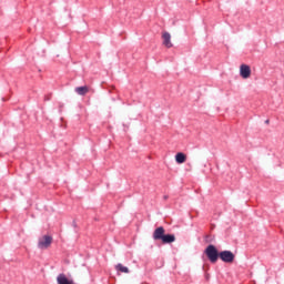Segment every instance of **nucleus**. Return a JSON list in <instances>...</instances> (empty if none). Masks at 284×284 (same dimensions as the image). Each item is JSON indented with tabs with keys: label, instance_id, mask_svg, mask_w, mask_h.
Masks as SVG:
<instances>
[{
	"label": "nucleus",
	"instance_id": "2",
	"mask_svg": "<svg viewBox=\"0 0 284 284\" xmlns=\"http://www.w3.org/2000/svg\"><path fill=\"white\" fill-rule=\"evenodd\" d=\"M204 254L210 261V263H212L213 265L219 261L221 256V252H219V248H216L214 244L207 245L206 248L204 250Z\"/></svg>",
	"mask_w": 284,
	"mask_h": 284
},
{
	"label": "nucleus",
	"instance_id": "8",
	"mask_svg": "<svg viewBox=\"0 0 284 284\" xmlns=\"http://www.w3.org/2000/svg\"><path fill=\"white\" fill-rule=\"evenodd\" d=\"M185 161H187V155H185V153L179 152L178 154H175V162L179 165L185 163Z\"/></svg>",
	"mask_w": 284,
	"mask_h": 284
},
{
	"label": "nucleus",
	"instance_id": "10",
	"mask_svg": "<svg viewBox=\"0 0 284 284\" xmlns=\"http://www.w3.org/2000/svg\"><path fill=\"white\" fill-rule=\"evenodd\" d=\"M115 267L118 272H122L123 274H130V268H128V266H123V264H118Z\"/></svg>",
	"mask_w": 284,
	"mask_h": 284
},
{
	"label": "nucleus",
	"instance_id": "6",
	"mask_svg": "<svg viewBox=\"0 0 284 284\" xmlns=\"http://www.w3.org/2000/svg\"><path fill=\"white\" fill-rule=\"evenodd\" d=\"M162 39H163V45H165V48H172V36L170 34V32L165 31L162 34Z\"/></svg>",
	"mask_w": 284,
	"mask_h": 284
},
{
	"label": "nucleus",
	"instance_id": "7",
	"mask_svg": "<svg viewBox=\"0 0 284 284\" xmlns=\"http://www.w3.org/2000/svg\"><path fill=\"white\" fill-rule=\"evenodd\" d=\"M57 283L58 284H74V281L68 278V276H65V274L61 273L57 277Z\"/></svg>",
	"mask_w": 284,
	"mask_h": 284
},
{
	"label": "nucleus",
	"instance_id": "1",
	"mask_svg": "<svg viewBox=\"0 0 284 284\" xmlns=\"http://www.w3.org/2000/svg\"><path fill=\"white\" fill-rule=\"evenodd\" d=\"M153 241H161L163 245H170V243L176 241V236L174 234H165V229L159 226L153 232Z\"/></svg>",
	"mask_w": 284,
	"mask_h": 284
},
{
	"label": "nucleus",
	"instance_id": "5",
	"mask_svg": "<svg viewBox=\"0 0 284 284\" xmlns=\"http://www.w3.org/2000/svg\"><path fill=\"white\" fill-rule=\"evenodd\" d=\"M251 74H252V69L250 68V65L242 64L240 67V77H242V79H250Z\"/></svg>",
	"mask_w": 284,
	"mask_h": 284
},
{
	"label": "nucleus",
	"instance_id": "12",
	"mask_svg": "<svg viewBox=\"0 0 284 284\" xmlns=\"http://www.w3.org/2000/svg\"><path fill=\"white\" fill-rule=\"evenodd\" d=\"M164 201H168V195H164Z\"/></svg>",
	"mask_w": 284,
	"mask_h": 284
},
{
	"label": "nucleus",
	"instance_id": "11",
	"mask_svg": "<svg viewBox=\"0 0 284 284\" xmlns=\"http://www.w3.org/2000/svg\"><path fill=\"white\" fill-rule=\"evenodd\" d=\"M72 227L77 229V221L73 220Z\"/></svg>",
	"mask_w": 284,
	"mask_h": 284
},
{
	"label": "nucleus",
	"instance_id": "9",
	"mask_svg": "<svg viewBox=\"0 0 284 284\" xmlns=\"http://www.w3.org/2000/svg\"><path fill=\"white\" fill-rule=\"evenodd\" d=\"M75 92L80 97H85V94H88V92H89V89L85 85L84 87H78V88H75Z\"/></svg>",
	"mask_w": 284,
	"mask_h": 284
},
{
	"label": "nucleus",
	"instance_id": "3",
	"mask_svg": "<svg viewBox=\"0 0 284 284\" xmlns=\"http://www.w3.org/2000/svg\"><path fill=\"white\" fill-rule=\"evenodd\" d=\"M52 245V236L50 235H43L39 241H38V248L39 250H48Z\"/></svg>",
	"mask_w": 284,
	"mask_h": 284
},
{
	"label": "nucleus",
	"instance_id": "4",
	"mask_svg": "<svg viewBox=\"0 0 284 284\" xmlns=\"http://www.w3.org/2000/svg\"><path fill=\"white\" fill-rule=\"evenodd\" d=\"M220 258L223 263H234L236 255H234L232 251H221Z\"/></svg>",
	"mask_w": 284,
	"mask_h": 284
},
{
	"label": "nucleus",
	"instance_id": "13",
	"mask_svg": "<svg viewBox=\"0 0 284 284\" xmlns=\"http://www.w3.org/2000/svg\"><path fill=\"white\" fill-rule=\"evenodd\" d=\"M265 123H266V124H270V120H266Z\"/></svg>",
	"mask_w": 284,
	"mask_h": 284
}]
</instances>
